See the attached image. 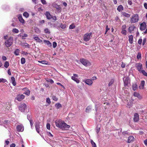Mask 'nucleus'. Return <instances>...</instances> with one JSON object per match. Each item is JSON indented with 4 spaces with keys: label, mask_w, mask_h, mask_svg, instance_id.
<instances>
[{
    "label": "nucleus",
    "mask_w": 147,
    "mask_h": 147,
    "mask_svg": "<svg viewBox=\"0 0 147 147\" xmlns=\"http://www.w3.org/2000/svg\"><path fill=\"white\" fill-rule=\"evenodd\" d=\"M56 126L62 129L68 128L70 126L67 125L66 123L60 120H56L55 122Z\"/></svg>",
    "instance_id": "f257e3e1"
},
{
    "label": "nucleus",
    "mask_w": 147,
    "mask_h": 147,
    "mask_svg": "<svg viewBox=\"0 0 147 147\" xmlns=\"http://www.w3.org/2000/svg\"><path fill=\"white\" fill-rule=\"evenodd\" d=\"M139 16L137 14H134L130 18V22L131 23H136L139 20Z\"/></svg>",
    "instance_id": "f03ea898"
},
{
    "label": "nucleus",
    "mask_w": 147,
    "mask_h": 147,
    "mask_svg": "<svg viewBox=\"0 0 147 147\" xmlns=\"http://www.w3.org/2000/svg\"><path fill=\"white\" fill-rule=\"evenodd\" d=\"M13 38L12 37H10L5 42V44L7 47L11 46L13 43Z\"/></svg>",
    "instance_id": "7ed1b4c3"
},
{
    "label": "nucleus",
    "mask_w": 147,
    "mask_h": 147,
    "mask_svg": "<svg viewBox=\"0 0 147 147\" xmlns=\"http://www.w3.org/2000/svg\"><path fill=\"white\" fill-rule=\"evenodd\" d=\"M80 61L83 65L86 67L90 66L91 65L90 62L88 60L85 59H80Z\"/></svg>",
    "instance_id": "20e7f679"
},
{
    "label": "nucleus",
    "mask_w": 147,
    "mask_h": 147,
    "mask_svg": "<svg viewBox=\"0 0 147 147\" xmlns=\"http://www.w3.org/2000/svg\"><path fill=\"white\" fill-rule=\"evenodd\" d=\"M92 34V33L91 32L86 33L84 36V40L86 42L88 41L90 39V36Z\"/></svg>",
    "instance_id": "39448f33"
},
{
    "label": "nucleus",
    "mask_w": 147,
    "mask_h": 147,
    "mask_svg": "<svg viewBox=\"0 0 147 147\" xmlns=\"http://www.w3.org/2000/svg\"><path fill=\"white\" fill-rule=\"evenodd\" d=\"M26 107V104L23 103L20 104L19 106V109L22 112H24Z\"/></svg>",
    "instance_id": "423d86ee"
},
{
    "label": "nucleus",
    "mask_w": 147,
    "mask_h": 147,
    "mask_svg": "<svg viewBox=\"0 0 147 147\" xmlns=\"http://www.w3.org/2000/svg\"><path fill=\"white\" fill-rule=\"evenodd\" d=\"M123 81L125 86H127L129 83V78L128 77H124L123 79Z\"/></svg>",
    "instance_id": "0eeeda50"
},
{
    "label": "nucleus",
    "mask_w": 147,
    "mask_h": 147,
    "mask_svg": "<svg viewBox=\"0 0 147 147\" xmlns=\"http://www.w3.org/2000/svg\"><path fill=\"white\" fill-rule=\"evenodd\" d=\"M146 22H144L141 23L140 25V29L142 31L145 30L146 28Z\"/></svg>",
    "instance_id": "6e6552de"
},
{
    "label": "nucleus",
    "mask_w": 147,
    "mask_h": 147,
    "mask_svg": "<svg viewBox=\"0 0 147 147\" xmlns=\"http://www.w3.org/2000/svg\"><path fill=\"white\" fill-rule=\"evenodd\" d=\"M24 97L25 96L23 94L18 95L17 96L15 99L20 101L23 99Z\"/></svg>",
    "instance_id": "1a4fd4ad"
},
{
    "label": "nucleus",
    "mask_w": 147,
    "mask_h": 147,
    "mask_svg": "<svg viewBox=\"0 0 147 147\" xmlns=\"http://www.w3.org/2000/svg\"><path fill=\"white\" fill-rule=\"evenodd\" d=\"M53 6L54 7L57 9L58 12H61V9L59 5H58L56 3H53Z\"/></svg>",
    "instance_id": "9d476101"
},
{
    "label": "nucleus",
    "mask_w": 147,
    "mask_h": 147,
    "mask_svg": "<svg viewBox=\"0 0 147 147\" xmlns=\"http://www.w3.org/2000/svg\"><path fill=\"white\" fill-rule=\"evenodd\" d=\"M139 115L137 113H135L134 115V121L135 122H137L139 119Z\"/></svg>",
    "instance_id": "9b49d317"
},
{
    "label": "nucleus",
    "mask_w": 147,
    "mask_h": 147,
    "mask_svg": "<svg viewBox=\"0 0 147 147\" xmlns=\"http://www.w3.org/2000/svg\"><path fill=\"white\" fill-rule=\"evenodd\" d=\"M16 129L18 131L22 132L24 131V128L22 125H18L17 126Z\"/></svg>",
    "instance_id": "f8f14e48"
},
{
    "label": "nucleus",
    "mask_w": 147,
    "mask_h": 147,
    "mask_svg": "<svg viewBox=\"0 0 147 147\" xmlns=\"http://www.w3.org/2000/svg\"><path fill=\"white\" fill-rule=\"evenodd\" d=\"M23 90L24 91V94H25L28 96L30 95V91L28 88H24L23 89Z\"/></svg>",
    "instance_id": "ddd939ff"
},
{
    "label": "nucleus",
    "mask_w": 147,
    "mask_h": 147,
    "mask_svg": "<svg viewBox=\"0 0 147 147\" xmlns=\"http://www.w3.org/2000/svg\"><path fill=\"white\" fill-rule=\"evenodd\" d=\"M136 28L135 26L134 25H131L128 28V31L131 33L134 30V29Z\"/></svg>",
    "instance_id": "4468645a"
},
{
    "label": "nucleus",
    "mask_w": 147,
    "mask_h": 147,
    "mask_svg": "<svg viewBox=\"0 0 147 147\" xmlns=\"http://www.w3.org/2000/svg\"><path fill=\"white\" fill-rule=\"evenodd\" d=\"M45 15L47 19L50 20L52 19V16L50 14L49 11H46L45 13Z\"/></svg>",
    "instance_id": "2eb2a0df"
},
{
    "label": "nucleus",
    "mask_w": 147,
    "mask_h": 147,
    "mask_svg": "<svg viewBox=\"0 0 147 147\" xmlns=\"http://www.w3.org/2000/svg\"><path fill=\"white\" fill-rule=\"evenodd\" d=\"M85 83L89 86H91L93 83L92 80L90 79H86L85 81Z\"/></svg>",
    "instance_id": "dca6fc26"
},
{
    "label": "nucleus",
    "mask_w": 147,
    "mask_h": 147,
    "mask_svg": "<svg viewBox=\"0 0 147 147\" xmlns=\"http://www.w3.org/2000/svg\"><path fill=\"white\" fill-rule=\"evenodd\" d=\"M18 19L20 22L22 24L24 23L25 21L21 15H19L18 16Z\"/></svg>",
    "instance_id": "f3484780"
},
{
    "label": "nucleus",
    "mask_w": 147,
    "mask_h": 147,
    "mask_svg": "<svg viewBox=\"0 0 147 147\" xmlns=\"http://www.w3.org/2000/svg\"><path fill=\"white\" fill-rule=\"evenodd\" d=\"M35 127L37 132L38 133H39V124L38 122H36L35 123Z\"/></svg>",
    "instance_id": "a211bd4d"
},
{
    "label": "nucleus",
    "mask_w": 147,
    "mask_h": 147,
    "mask_svg": "<svg viewBox=\"0 0 147 147\" xmlns=\"http://www.w3.org/2000/svg\"><path fill=\"white\" fill-rule=\"evenodd\" d=\"M142 65L140 63H138L137 64L136 67L138 70L140 72H141V70L142 69Z\"/></svg>",
    "instance_id": "6ab92c4d"
},
{
    "label": "nucleus",
    "mask_w": 147,
    "mask_h": 147,
    "mask_svg": "<svg viewBox=\"0 0 147 147\" xmlns=\"http://www.w3.org/2000/svg\"><path fill=\"white\" fill-rule=\"evenodd\" d=\"M33 38L37 42H38L40 43H41L42 42V41L37 36L34 37H33Z\"/></svg>",
    "instance_id": "aec40b11"
},
{
    "label": "nucleus",
    "mask_w": 147,
    "mask_h": 147,
    "mask_svg": "<svg viewBox=\"0 0 147 147\" xmlns=\"http://www.w3.org/2000/svg\"><path fill=\"white\" fill-rule=\"evenodd\" d=\"M145 84V81L144 80H142L141 81L140 85L139 86V88L140 89H143L144 87Z\"/></svg>",
    "instance_id": "412c9836"
},
{
    "label": "nucleus",
    "mask_w": 147,
    "mask_h": 147,
    "mask_svg": "<svg viewBox=\"0 0 147 147\" xmlns=\"http://www.w3.org/2000/svg\"><path fill=\"white\" fill-rule=\"evenodd\" d=\"M122 15L124 16L126 18H129L130 16V15L129 13H127L125 12H121Z\"/></svg>",
    "instance_id": "4be33fe9"
},
{
    "label": "nucleus",
    "mask_w": 147,
    "mask_h": 147,
    "mask_svg": "<svg viewBox=\"0 0 147 147\" xmlns=\"http://www.w3.org/2000/svg\"><path fill=\"white\" fill-rule=\"evenodd\" d=\"M96 119L98 121L100 122L102 119L99 114H97L96 116Z\"/></svg>",
    "instance_id": "5701e85b"
},
{
    "label": "nucleus",
    "mask_w": 147,
    "mask_h": 147,
    "mask_svg": "<svg viewBox=\"0 0 147 147\" xmlns=\"http://www.w3.org/2000/svg\"><path fill=\"white\" fill-rule=\"evenodd\" d=\"M124 8L123 7L122 5H119L117 8V10L119 11L120 12L123 10Z\"/></svg>",
    "instance_id": "b1692460"
},
{
    "label": "nucleus",
    "mask_w": 147,
    "mask_h": 147,
    "mask_svg": "<svg viewBox=\"0 0 147 147\" xmlns=\"http://www.w3.org/2000/svg\"><path fill=\"white\" fill-rule=\"evenodd\" d=\"M44 42L47 44L49 47H52V44L49 40H44Z\"/></svg>",
    "instance_id": "393cba45"
},
{
    "label": "nucleus",
    "mask_w": 147,
    "mask_h": 147,
    "mask_svg": "<svg viewBox=\"0 0 147 147\" xmlns=\"http://www.w3.org/2000/svg\"><path fill=\"white\" fill-rule=\"evenodd\" d=\"M133 36L132 35L129 36V43L131 44H132L133 43Z\"/></svg>",
    "instance_id": "a878e982"
},
{
    "label": "nucleus",
    "mask_w": 147,
    "mask_h": 147,
    "mask_svg": "<svg viewBox=\"0 0 147 147\" xmlns=\"http://www.w3.org/2000/svg\"><path fill=\"white\" fill-rule=\"evenodd\" d=\"M134 140V137L133 136H130L129 137L128 139L127 142L130 143L131 142Z\"/></svg>",
    "instance_id": "bb28decb"
},
{
    "label": "nucleus",
    "mask_w": 147,
    "mask_h": 147,
    "mask_svg": "<svg viewBox=\"0 0 147 147\" xmlns=\"http://www.w3.org/2000/svg\"><path fill=\"white\" fill-rule=\"evenodd\" d=\"M11 81L12 84L14 86H15L16 85V82L15 81V78L13 77H12L11 78Z\"/></svg>",
    "instance_id": "cd10ccee"
},
{
    "label": "nucleus",
    "mask_w": 147,
    "mask_h": 147,
    "mask_svg": "<svg viewBox=\"0 0 147 147\" xmlns=\"http://www.w3.org/2000/svg\"><path fill=\"white\" fill-rule=\"evenodd\" d=\"M71 79L72 80L75 81L77 83H79V80L78 78L72 76Z\"/></svg>",
    "instance_id": "c85d7f7f"
},
{
    "label": "nucleus",
    "mask_w": 147,
    "mask_h": 147,
    "mask_svg": "<svg viewBox=\"0 0 147 147\" xmlns=\"http://www.w3.org/2000/svg\"><path fill=\"white\" fill-rule=\"evenodd\" d=\"M55 107L57 109H59L62 107L61 105L59 103H57L55 105Z\"/></svg>",
    "instance_id": "c756f323"
},
{
    "label": "nucleus",
    "mask_w": 147,
    "mask_h": 147,
    "mask_svg": "<svg viewBox=\"0 0 147 147\" xmlns=\"http://www.w3.org/2000/svg\"><path fill=\"white\" fill-rule=\"evenodd\" d=\"M92 109L91 106H88L86 109V112L87 113L89 112Z\"/></svg>",
    "instance_id": "7c9ffc66"
},
{
    "label": "nucleus",
    "mask_w": 147,
    "mask_h": 147,
    "mask_svg": "<svg viewBox=\"0 0 147 147\" xmlns=\"http://www.w3.org/2000/svg\"><path fill=\"white\" fill-rule=\"evenodd\" d=\"M133 89L135 91L136 90V89L138 88L137 84H133Z\"/></svg>",
    "instance_id": "2f4dec72"
},
{
    "label": "nucleus",
    "mask_w": 147,
    "mask_h": 147,
    "mask_svg": "<svg viewBox=\"0 0 147 147\" xmlns=\"http://www.w3.org/2000/svg\"><path fill=\"white\" fill-rule=\"evenodd\" d=\"M12 32L13 33L17 34L18 33L19 30L15 28L12 30Z\"/></svg>",
    "instance_id": "473e14b6"
},
{
    "label": "nucleus",
    "mask_w": 147,
    "mask_h": 147,
    "mask_svg": "<svg viewBox=\"0 0 147 147\" xmlns=\"http://www.w3.org/2000/svg\"><path fill=\"white\" fill-rule=\"evenodd\" d=\"M141 54L140 52H139L138 53L137 58V59H141Z\"/></svg>",
    "instance_id": "72a5a7b5"
},
{
    "label": "nucleus",
    "mask_w": 147,
    "mask_h": 147,
    "mask_svg": "<svg viewBox=\"0 0 147 147\" xmlns=\"http://www.w3.org/2000/svg\"><path fill=\"white\" fill-rule=\"evenodd\" d=\"M19 49H17L15 50L14 53L16 55H19Z\"/></svg>",
    "instance_id": "f704fd0d"
},
{
    "label": "nucleus",
    "mask_w": 147,
    "mask_h": 147,
    "mask_svg": "<svg viewBox=\"0 0 147 147\" xmlns=\"http://www.w3.org/2000/svg\"><path fill=\"white\" fill-rule=\"evenodd\" d=\"M23 15L26 18H27L29 16V14L28 12H25L23 13Z\"/></svg>",
    "instance_id": "c9c22d12"
},
{
    "label": "nucleus",
    "mask_w": 147,
    "mask_h": 147,
    "mask_svg": "<svg viewBox=\"0 0 147 147\" xmlns=\"http://www.w3.org/2000/svg\"><path fill=\"white\" fill-rule=\"evenodd\" d=\"M9 63L8 61H6L5 62V63L4 65V66L5 68H7L8 67V66H9Z\"/></svg>",
    "instance_id": "e433bc0d"
},
{
    "label": "nucleus",
    "mask_w": 147,
    "mask_h": 147,
    "mask_svg": "<svg viewBox=\"0 0 147 147\" xmlns=\"http://www.w3.org/2000/svg\"><path fill=\"white\" fill-rule=\"evenodd\" d=\"M45 33L46 34H49L50 32V30L48 28H46L44 30Z\"/></svg>",
    "instance_id": "4c0bfd02"
},
{
    "label": "nucleus",
    "mask_w": 147,
    "mask_h": 147,
    "mask_svg": "<svg viewBox=\"0 0 147 147\" xmlns=\"http://www.w3.org/2000/svg\"><path fill=\"white\" fill-rule=\"evenodd\" d=\"M25 59L24 58H22L21 59V64H23L25 63Z\"/></svg>",
    "instance_id": "58836bf2"
},
{
    "label": "nucleus",
    "mask_w": 147,
    "mask_h": 147,
    "mask_svg": "<svg viewBox=\"0 0 147 147\" xmlns=\"http://www.w3.org/2000/svg\"><path fill=\"white\" fill-rule=\"evenodd\" d=\"M134 95L136 97H137L138 98H139L140 97V94L136 92H134Z\"/></svg>",
    "instance_id": "ea45409f"
},
{
    "label": "nucleus",
    "mask_w": 147,
    "mask_h": 147,
    "mask_svg": "<svg viewBox=\"0 0 147 147\" xmlns=\"http://www.w3.org/2000/svg\"><path fill=\"white\" fill-rule=\"evenodd\" d=\"M141 73L144 76L147 77V73L144 70H142Z\"/></svg>",
    "instance_id": "a19ab883"
},
{
    "label": "nucleus",
    "mask_w": 147,
    "mask_h": 147,
    "mask_svg": "<svg viewBox=\"0 0 147 147\" xmlns=\"http://www.w3.org/2000/svg\"><path fill=\"white\" fill-rule=\"evenodd\" d=\"M91 143L92 144V147H96V146L95 143L92 140H91Z\"/></svg>",
    "instance_id": "79ce46f5"
},
{
    "label": "nucleus",
    "mask_w": 147,
    "mask_h": 147,
    "mask_svg": "<svg viewBox=\"0 0 147 147\" xmlns=\"http://www.w3.org/2000/svg\"><path fill=\"white\" fill-rule=\"evenodd\" d=\"M7 82V80L5 79H3V78H0V83H1V82L5 83Z\"/></svg>",
    "instance_id": "37998d69"
},
{
    "label": "nucleus",
    "mask_w": 147,
    "mask_h": 147,
    "mask_svg": "<svg viewBox=\"0 0 147 147\" xmlns=\"http://www.w3.org/2000/svg\"><path fill=\"white\" fill-rule=\"evenodd\" d=\"M60 27L62 29H64L66 28V26L65 24H61L60 25Z\"/></svg>",
    "instance_id": "c03bdc74"
},
{
    "label": "nucleus",
    "mask_w": 147,
    "mask_h": 147,
    "mask_svg": "<svg viewBox=\"0 0 147 147\" xmlns=\"http://www.w3.org/2000/svg\"><path fill=\"white\" fill-rule=\"evenodd\" d=\"M46 81L48 82H50L51 84H53L54 82L53 80L51 79H47L46 80Z\"/></svg>",
    "instance_id": "a18cd8bd"
},
{
    "label": "nucleus",
    "mask_w": 147,
    "mask_h": 147,
    "mask_svg": "<svg viewBox=\"0 0 147 147\" xmlns=\"http://www.w3.org/2000/svg\"><path fill=\"white\" fill-rule=\"evenodd\" d=\"M114 82V81L113 79L111 80L109 84V86H111L112 84Z\"/></svg>",
    "instance_id": "49530a36"
},
{
    "label": "nucleus",
    "mask_w": 147,
    "mask_h": 147,
    "mask_svg": "<svg viewBox=\"0 0 147 147\" xmlns=\"http://www.w3.org/2000/svg\"><path fill=\"white\" fill-rule=\"evenodd\" d=\"M126 30H122L121 33L122 34L126 35Z\"/></svg>",
    "instance_id": "de8ad7c7"
},
{
    "label": "nucleus",
    "mask_w": 147,
    "mask_h": 147,
    "mask_svg": "<svg viewBox=\"0 0 147 147\" xmlns=\"http://www.w3.org/2000/svg\"><path fill=\"white\" fill-rule=\"evenodd\" d=\"M75 26L74 24L71 25L69 26V28L70 29H73L75 28Z\"/></svg>",
    "instance_id": "09e8293b"
},
{
    "label": "nucleus",
    "mask_w": 147,
    "mask_h": 147,
    "mask_svg": "<svg viewBox=\"0 0 147 147\" xmlns=\"http://www.w3.org/2000/svg\"><path fill=\"white\" fill-rule=\"evenodd\" d=\"M27 119L29 120V121H32L31 119V117L30 115L28 114L27 115Z\"/></svg>",
    "instance_id": "8fccbe9b"
},
{
    "label": "nucleus",
    "mask_w": 147,
    "mask_h": 147,
    "mask_svg": "<svg viewBox=\"0 0 147 147\" xmlns=\"http://www.w3.org/2000/svg\"><path fill=\"white\" fill-rule=\"evenodd\" d=\"M40 62L42 64H47V63H48L47 61H45V60L42 61H40Z\"/></svg>",
    "instance_id": "3c124183"
},
{
    "label": "nucleus",
    "mask_w": 147,
    "mask_h": 147,
    "mask_svg": "<svg viewBox=\"0 0 147 147\" xmlns=\"http://www.w3.org/2000/svg\"><path fill=\"white\" fill-rule=\"evenodd\" d=\"M46 102L50 104L51 103V102L50 98H48L46 99Z\"/></svg>",
    "instance_id": "603ef678"
},
{
    "label": "nucleus",
    "mask_w": 147,
    "mask_h": 147,
    "mask_svg": "<svg viewBox=\"0 0 147 147\" xmlns=\"http://www.w3.org/2000/svg\"><path fill=\"white\" fill-rule=\"evenodd\" d=\"M53 47L54 48H55L57 46V43L55 42H54L53 43Z\"/></svg>",
    "instance_id": "864d4df0"
},
{
    "label": "nucleus",
    "mask_w": 147,
    "mask_h": 147,
    "mask_svg": "<svg viewBox=\"0 0 147 147\" xmlns=\"http://www.w3.org/2000/svg\"><path fill=\"white\" fill-rule=\"evenodd\" d=\"M142 42V38L140 39L138 41V44L141 45Z\"/></svg>",
    "instance_id": "5fc2aeb1"
},
{
    "label": "nucleus",
    "mask_w": 147,
    "mask_h": 147,
    "mask_svg": "<svg viewBox=\"0 0 147 147\" xmlns=\"http://www.w3.org/2000/svg\"><path fill=\"white\" fill-rule=\"evenodd\" d=\"M47 128L49 130L50 128V125L49 123H47L46 125Z\"/></svg>",
    "instance_id": "6e6d98bb"
},
{
    "label": "nucleus",
    "mask_w": 147,
    "mask_h": 147,
    "mask_svg": "<svg viewBox=\"0 0 147 147\" xmlns=\"http://www.w3.org/2000/svg\"><path fill=\"white\" fill-rule=\"evenodd\" d=\"M106 32L105 33V34H106V33L107 32L110 30V28H108V26L107 25L106 26Z\"/></svg>",
    "instance_id": "4d7b16f0"
},
{
    "label": "nucleus",
    "mask_w": 147,
    "mask_h": 147,
    "mask_svg": "<svg viewBox=\"0 0 147 147\" xmlns=\"http://www.w3.org/2000/svg\"><path fill=\"white\" fill-rule=\"evenodd\" d=\"M41 1L43 4L45 5L47 4V3L45 0H41Z\"/></svg>",
    "instance_id": "13d9d810"
},
{
    "label": "nucleus",
    "mask_w": 147,
    "mask_h": 147,
    "mask_svg": "<svg viewBox=\"0 0 147 147\" xmlns=\"http://www.w3.org/2000/svg\"><path fill=\"white\" fill-rule=\"evenodd\" d=\"M52 98L53 100L55 101H57L58 100V98L56 96H52Z\"/></svg>",
    "instance_id": "bf43d9fd"
},
{
    "label": "nucleus",
    "mask_w": 147,
    "mask_h": 147,
    "mask_svg": "<svg viewBox=\"0 0 147 147\" xmlns=\"http://www.w3.org/2000/svg\"><path fill=\"white\" fill-rule=\"evenodd\" d=\"M126 28V25H123L122 26L121 29L122 30H125Z\"/></svg>",
    "instance_id": "052dcab7"
},
{
    "label": "nucleus",
    "mask_w": 147,
    "mask_h": 147,
    "mask_svg": "<svg viewBox=\"0 0 147 147\" xmlns=\"http://www.w3.org/2000/svg\"><path fill=\"white\" fill-rule=\"evenodd\" d=\"M128 4L130 5H132V1L131 0H128Z\"/></svg>",
    "instance_id": "680f3d73"
},
{
    "label": "nucleus",
    "mask_w": 147,
    "mask_h": 147,
    "mask_svg": "<svg viewBox=\"0 0 147 147\" xmlns=\"http://www.w3.org/2000/svg\"><path fill=\"white\" fill-rule=\"evenodd\" d=\"M57 84L58 85H60L63 88H65L64 86L62 85L61 83L59 82L57 83Z\"/></svg>",
    "instance_id": "e2e57ef3"
},
{
    "label": "nucleus",
    "mask_w": 147,
    "mask_h": 147,
    "mask_svg": "<svg viewBox=\"0 0 147 147\" xmlns=\"http://www.w3.org/2000/svg\"><path fill=\"white\" fill-rule=\"evenodd\" d=\"M33 121H30V123L31 125V128L32 129L33 126V124L32 123Z\"/></svg>",
    "instance_id": "0e129e2a"
},
{
    "label": "nucleus",
    "mask_w": 147,
    "mask_h": 147,
    "mask_svg": "<svg viewBox=\"0 0 147 147\" xmlns=\"http://www.w3.org/2000/svg\"><path fill=\"white\" fill-rule=\"evenodd\" d=\"M146 38H144L143 40V41L142 42V45H144L145 43H146Z\"/></svg>",
    "instance_id": "69168bd1"
},
{
    "label": "nucleus",
    "mask_w": 147,
    "mask_h": 147,
    "mask_svg": "<svg viewBox=\"0 0 147 147\" xmlns=\"http://www.w3.org/2000/svg\"><path fill=\"white\" fill-rule=\"evenodd\" d=\"M52 19L54 20H57V17L56 16H52Z\"/></svg>",
    "instance_id": "338daca9"
},
{
    "label": "nucleus",
    "mask_w": 147,
    "mask_h": 147,
    "mask_svg": "<svg viewBox=\"0 0 147 147\" xmlns=\"http://www.w3.org/2000/svg\"><path fill=\"white\" fill-rule=\"evenodd\" d=\"M144 5L145 8L147 9V3H144Z\"/></svg>",
    "instance_id": "774afa93"
}]
</instances>
